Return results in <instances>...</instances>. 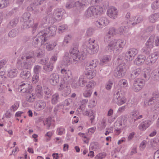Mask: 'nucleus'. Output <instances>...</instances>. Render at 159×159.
Masks as SVG:
<instances>
[{
  "label": "nucleus",
  "instance_id": "obj_1",
  "mask_svg": "<svg viewBox=\"0 0 159 159\" xmlns=\"http://www.w3.org/2000/svg\"><path fill=\"white\" fill-rule=\"evenodd\" d=\"M45 52L39 48L35 52L30 51L25 53H23L18 59V61H23V63H21V66L24 69H26L31 68V65L35 61V57L38 58H41L44 56Z\"/></svg>",
  "mask_w": 159,
  "mask_h": 159
},
{
  "label": "nucleus",
  "instance_id": "obj_2",
  "mask_svg": "<svg viewBox=\"0 0 159 159\" xmlns=\"http://www.w3.org/2000/svg\"><path fill=\"white\" fill-rule=\"evenodd\" d=\"M85 57V54L79 52L77 48L75 47L70 49L69 53H65L63 61L66 65L70 64L71 62L76 64L77 62L84 59Z\"/></svg>",
  "mask_w": 159,
  "mask_h": 159
},
{
  "label": "nucleus",
  "instance_id": "obj_3",
  "mask_svg": "<svg viewBox=\"0 0 159 159\" xmlns=\"http://www.w3.org/2000/svg\"><path fill=\"white\" fill-rule=\"evenodd\" d=\"M126 43L125 41L121 39L116 40L115 39L109 43L107 46L105 48V51L107 52L115 50L114 52L117 54H119L121 51Z\"/></svg>",
  "mask_w": 159,
  "mask_h": 159
},
{
  "label": "nucleus",
  "instance_id": "obj_4",
  "mask_svg": "<svg viewBox=\"0 0 159 159\" xmlns=\"http://www.w3.org/2000/svg\"><path fill=\"white\" fill-rule=\"evenodd\" d=\"M62 11V10H56L53 13L52 16V15H48L45 17L44 19L47 22L54 23V21L59 20L61 18L63 15Z\"/></svg>",
  "mask_w": 159,
  "mask_h": 159
},
{
  "label": "nucleus",
  "instance_id": "obj_5",
  "mask_svg": "<svg viewBox=\"0 0 159 159\" xmlns=\"http://www.w3.org/2000/svg\"><path fill=\"white\" fill-rule=\"evenodd\" d=\"M140 75L141 77H143L146 80L149 79L150 75L149 70H145L141 72V70H132L130 77L132 79H134L139 75Z\"/></svg>",
  "mask_w": 159,
  "mask_h": 159
},
{
  "label": "nucleus",
  "instance_id": "obj_6",
  "mask_svg": "<svg viewBox=\"0 0 159 159\" xmlns=\"http://www.w3.org/2000/svg\"><path fill=\"white\" fill-rule=\"evenodd\" d=\"M47 38L43 34V33L41 31L38 33L36 36L34 38L33 44L36 45L34 46H36L39 44L41 45L44 44L45 42H47Z\"/></svg>",
  "mask_w": 159,
  "mask_h": 159
},
{
  "label": "nucleus",
  "instance_id": "obj_7",
  "mask_svg": "<svg viewBox=\"0 0 159 159\" xmlns=\"http://www.w3.org/2000/svg\"><path fill=\"white\" fill-rule=\"evenodd\" d=\"M155 35H152L149 38L146 43V48H143L142 50V52L146 55L149 54L151 51V48H152L154 40L155 39Z\"/></svg>",
  "mask_w": 159,
  "mask_h": 159
},
{
  "label": "nucleus",
  "instance_id": "obj_8",
  "mask_svg": "<svg viewBox=\"0 0 159 159\" xmlns=\"http://www.w3.org/2000/svg\"><path fill=\"white\" fill-rule=\"evenodd\" d=\"M145 82L141 79L136 78L134 80L132 88L135 92H138L141 90L145 85Z\"/></svg>",
  "mask_w": 159,
  "mask_h": 159
},
{
  "label": "nucleus",
  "instance_id": "obj_9",
  "mask_svg": "<svg viewBox=\"0 0 159 159\" xmlns=\"http://www.w3.org/2000/svg\"><path fill=\"white\" fill-rule=\"evenodd\" d=\"M87 82L85 77L83 75H81L77 81L75 80H74L71 84V86L74 89L78 88L80 86L84 87Z\"/></svg>",
  "mask_w": 159,
  "mask_h": 159
},
{
  "label": "nucleus",
  "instance_id": "obj_10",
  "mask_svg": "<svg viewBox=\"0 0 159 159\" xmlns=\"http://www.w3.org/2000/svg\"><path fill=\"white\" fill-rule=\"evenodd\" d=\"M56 27L55 26H52L42 30L41 31L43 33V34L48 39L49 37L52 36L56 34Z\"/></svg>",
  "mask_w": 159,
  "mask_h": 159
},
{
  "label": "nucleus",
  "instance_id": "obj_11",
  "mask_svg": "<svg viewBox=\"0 0 159 159\" xmlns=\"http://www.w3.org/2000/svg\"><path fill=\"white\" fill-rule=\"evenodd\" d=\"M32 89L31 86L26 81H23L20 83L18 88V91L22 93H30Z\"/></svg>",
  "mask_w": 159,
  "mask_h": 159
},
{
  "label": "nucleus",
  "instance_id": "obj_12",
  "mask_svg": "<svg viewBox=\"0 0 159 159\" xmlns=\"http://www.w3.org/2000/svg\"><path fill=\"white\" fill-rule=\"evenodd\" d=\"M113 101L115 103L120 106L125 103L126 99L125 97L122 96L119 91H117L114 94Z\"/></svg>",
  "mask_w": 159,
  "mask_h": 159
},
{
  "label": "nucleus",
  "instance_id": "obj_13",
  "mask_svg": "<svg viewBox=\"0 0 159 159\" xmlns=\"http://www.w3.org/2000/svg\"><path fill=\"white\" fill-rule=\"evenodd\" d=\"M34 24V22L33 19L32 18L30 19L28 21L23 22V24L21 26V28L23 29H26L30 27H32V32L34 34L36 31L38 26V24L35 23L32 27Z\"/></svg>",
  "mask_w": 159,
  "mask_h": 159
},
{
  "label": "nucleus",
  "instance_id": "obj_14",
  "mask_svg": "<svg viewBox=\"0 0 159 159\" xmlns=\"http://www.w3.org/2000/svg\"><path fill=\"white\" fill-rule=\"evenodd\" d=\"M100 12L97 7L96 8L92 6L89 7L85 13V16L87 18L92 17L93 16L100 15Z\"/></svg>",
  "mask_w": 159,
  "mask_h": 159
},
{
  "label": "nucleus",
  "instance_id": "obj_15",
  "mask_svg": "<svg viewBox=\"0 0 159 159\" xmlns=\"http://www.w3.org/2000/svg\"><path fill=\"white\" fill-rule=\"evenodd\" d=\"M89 43L88 44V48L87 49V52L90 54H94L98 52V46L97 43H95V40L90 41Z\"/></svg>",
  "mask_w": 159,
  "mask_h": 159
},
{
  "label": "nucleus",
  "instance_id": "obj_16",
  "mask_svg": "<svg viewBox=\"0 0 159 159\" xmlns=\"http://www.w3.org/2000/svg\"><path fill=\"white\" fill-rule=\"evenodd\" d=\"M138 53V51L135 48L130 49L125 55V58L127 61H132Z\"/></svg>",
  "mask_w": 159,
  "mask_h": 159
},
{
  "label": "nucleus",
  "instance_id": "obj_17",
  "mask_svg": "<svg viewBox=\"0 0 159 159\" xmlns=\"http://www.w3.org/2000/svg\"><path fill=\"white\" fill-rule=\"evenodd\" d=\"M108 23L109 21L107 18L102 17L100 18L95 22V24L98 27L102 28L106 26Z\"/></svg>",
  "mask_w": 159,
  "mask_h": 159
},
{
  "label": "nucleus",
  "instance_id": "obj_18",
  "mask_svg": "<svg viewBox=\"0 0 159 159\" xmlns=\"http://www.w3.org/2000/svg\"><path fill=\"white\" fill-rule=\"evenodd\" d=\"M59 89L60 90H63L62 95L64 97H66L71 92V89L70 86H66L62 83L60 85Z\"/></svg>",
  "mask_w": 159,
  "mask_h": 159
},
{
  "label": "nucleus",
  "instance_id": "obj_19",
  "mask_svg": "<svg viewBox=\"0 0 159 159\" xmlns=\"http://www.w3.org/2000/svg\"><path fill=\"white\" fill-rule=\"evenodd\" d=\"M107 14L111 18L115 19L117 17V10L116 8L112 7L108 9Z\"/></svg>",
  "mask_w": 159,
  "mask_h": 159
},
{
  "label": "nucleus",
  "instance_id": "obj_20",
  "mask_svg": "<svg viewBox=\"0 0 159 159\" xmlns=\"http://www.w3.org/2000/svg\"><path fill=\"white\" fill-rule=\"evenodd\" d=\"M59 80V75L57 74H52L50 76L49 82L52 85H55L57 84Z\"/></svg>",
  "mask_w": 159,
  "mask_h": 159
},
{
  "label": "nucleus",
  "instance_id": "obj_21",
  "mask_svg": "<svg viewBox=\"0 0 159 159\" xmlns=\"http://www.w3.org/2000/svg\"><path fill=\"white\" fill-rule=\"evenodd\" d=\"M151 121L147 120L142 122L138 126L139 129L141 131L145 130L151 125Z\"/></svg>",
  "mask_w": 159,
  "mask_h": 159
},
{
  "label": "nucleus",
  "instance_id": "obj_22",
  "mask_svg": "<svg viewBox=\"0 0 159 159\" xmlns=\"http://www.w3.org/2000/svg\"><path fill=\"white\" fill-rule=\"evenodd\" d=\"M61 73L62 74L64 80H68L72 77L71 72L70 70H61Z\"/></svg>",
  "mask_w": 159,
  "mask_h": 159
},
{
  "label": "nucleus",
  "instance_id": "obj_23",
  "mask_svg": "<svg viewBox=\"0 0 159 159\" xmlns=\"http://www.w3.org/2000/svg\"><path fill=\"white\" fill-rule=\"evenodd\" d=\"M139 112L137 111H133L131 113L130 117L132 118L131 122H135L138 119H141L143 118V116L142 115L138 116Z\"/></svg>",
  "mask_w": 159,
  "mask_h": 159
},
{
  "label": "nucleus",
  "instance_id": "obj_24",
  "mask_svg": "<svg viewBox=\"0 0 159 159\" xmlns=\"http://www.w3.org/2000/svg\"><path fill=\"white\" fill-rule=\"evenodd\" d=\"M109 4L108 2L105 1L103 2L99 6L97 7V8H98V10L100 14L107 8V7L109 6Z\"/></svg>",
  "mask_w": 159,
  "mask_h": 159
},
{
  "label": "nucleus",
  "instance_id": "obj_25",
  "mask_svg": "<svg viewBox=\"0 0 159 159\" xmlns=\"http://www.w3.org/2000/svg\"><path fill=\"white\" fill-rule=\"evenodd\" d=\"M35 96L38 98H42L43 93L42 91V88L41 86L37 85L35 89Z\"/></svg>",
  "mask_w": 159,
  "mask_h": 159
},
{
  "label": "nucleus",
  "instance_id": "obj_26",
  "mask_svg": "<svg viewBox=\"0 0 159 159\" xmlns=\"http://www.w3.org/2000/svg\"><path fill=\"white\" fill-rule=\"evenodd\" d=\"M85 5V4H83L79 1H77L74 2V9L77 10L80 12V11L83 9Z\"/></svg>",
  "mask_w": 159,
  "mask_h": 159
},
{
  "label": "nucleus",
  "instance_id": "obj_27",
  "mask_svg": "<svg viewBox=\"0 0 159 159\" xmlns=\"http://www.w3.org/2000/svg\"><path fill=\"white\" fill-rule=\"evenodd\" d=\"M60 100L59 94L56 93L52 95L51 102L52 104H56L59 102Z\"/></svg>",
  "mask_w": 159,
  "mask_h": 159
},
{
  "label": "nucleus",
  "instance_id": "obj_28",
  "mask_svg": "<svg viewBox=\"0 0 159 159\" xmlns=\"http://www.w3.org/2000/svg\"><path fill=\"white\" fill-rule=\"evenodd\" d=\"M46 106V102L43 100L38 101L36 103L35 107L39 110L43 109Z\"/></svg>",
  "mask_w": 159,
  "mask_h": 159
},
{
  "label": "nucleus",
  "instance_id": "obj_29",
  "mask_svg": "<svg viewBox=\"0 0 159 159\" xmlns=\"http://www.w3.org/2000/svg\"><path fill=\"white\" fill-rule=\"evenodd\" d=\"M44 44H47L46 45V49L49 51L52 50L57 45V43L55 41L49 42L48 39L47 42H45Z\"/></svg>",
  "mask_w": 159,
  "mask_h": 159
},
{
  "label": "nucleus",
  "instance_id": "obj_30",
  "mask_svg": "<svg viewBox=\"0 0 159 159\" xmlns=\"http://www.w3.org/2000/svg\"><path fill=\"white\" fill-rule=\"evenodd\" d=\"M146 57L143 55H139L137 58L136 59L134 63L135 64L139 65L143 63L145 61Z\"/></svg>",
  "mask_w": 159,
  "mask_h": 159
},
{
  "label": "nucleus",
  "instance_id": "obj_31",
  "mask_svg": "<svg viewBox=\"0 0 159 159\" xmlns=\"http://www.w3.org/2000/svg\"><path fill=\"white\" fill-rule=\"evenodd\" d=\"M159 19V13H155L151 15L149 17V20L150 22L154 23Z\"/></svg>",
  "mask_w": 159,
  "mask_h": 159
},
{
  "label": "nucleus",
  "instance_id": "obj_32",
  "mask_svg": "<svg viewBox=\"0 0 159 159\" xmlns=\"http://www.w3.org/2000/svg\"><path fill=\"white\" fill-rule=\"evenodd\" d=\"M111 56L109 55L104 56L102 58L100 62V64L101 65H103L104 64H106L111 59Z\"/></svg>",
  "mask_w": 159,
  "mask_h": 159
},
{
  "label": "nucleus",
  "instance_id": "obj_33",
  "mask_svg": "<svg viewBox=\"0 0 159 159\" xmlns=\"http://www.w3.org/2000/svg\"><path fill=\"white\" fill-rule=\"evenodd\" d=\"M116 29L114 27L110 28L109 31L105 37L106 39H110L111 37L113 36L116 34Z\"/></svg>",
  "mask_w": 159,
  "mask_h": 159
},
{
  "label": "nucleus",
  "instance_id": "obj_34",
  "mask_svg": "<svg viewBox=\"0 0 159 159\" xmlns=\"http://www.w3.org/2000/svg\"><path fill=\"white\" fill-rule=\"evenodd\" d=\"M123 125L121 124L119 122H116L114 124V129L116 131V134L118 135L120 133V130L121 129V126Z\"/></svg>",
  "mask_w": 159,
  "mask_h": 159
},
{
  "label": "nucleus",
  "instance_id": "obj_35",
  "mask_svg": "<svg viewBox=\"0 0 159 159\" xmlns=\"http://www.w3.org/2000/svg\"><path fill=\"white\" fill-rule=\"evenodd\" d=\"M96 73V70H88L85 72V75L88 79H91L95 76Z\"/></svg>",
  "mask_w": 159,
  "mask_h": 159
},
{
  "label": "nucleus",
  "instance_id": "obj_36",
  "mask_svg": "<svg viewBox=\"0 0 159 159\" xmlns=\"http://www.w3.org/2000/svg\"><path fill=\"white\" fill-rule=\"evenodd\" d=\"M125 70H115L114 76L117 78H120L123 76L125 73Z\"/></svg>",
  "mask_w": 159,
  "mask_h": 159
},
{
  "label": "nucleus",
  "instance_id": "obj_37",
  "mask_svg": "<svg viewBox=\"0 0 159 159\" xmlns=\"http://www.w3.org/2000/svg\"><path fill=\"white\" fill-rule=\"evenodd\" d=\"M30 71L27 70H24L20 73V76L23 79H28L31 76Z\"/></svg>",
  "mask_w": 159,
  "mask_h": 159
},
{
  "label": "nucleus",
  "instance_id": "obj_38",
  "mask_svg": "<svg viewBox=\"0 0 159 159\" xmlns=\"http://www.w3.org/2000/svg\"><path fill=\"white\" fill-rule=\"evenodd\" d=\"M98 62L96 60H93L92 61L88 64V66H86V70H88L89 69H94L97 66Z\"/></svg>",
  "mask_w": 159,
  "mask_h": 159
},
{
  "label": "nucleus",
  "instance_id": "obj_39",
  "mask_svg": "<svg viewBox=\"0 0 159 159\" xmlns=\"http://www.w3.org/2000/svg\"><path fill=\"white\" fill-rule=\"evenodd\" d=\"M36 99V96L34 93H30L27 95L26 98V101L29 102H34Z\"/></svg>",
  "mask_w": 159,
  "mask_h": 159
},
{
  "label": "nucleus",
  "instance_id": "obj_40",
  "mask_svg": "<svg viewBox=\"0 0 159 159\" xmlns=\"http://www.w3.org/2000/svg\"><path fill=\"white\" fill-rule=\"evenodd\" d=\"M19 19L17 18H15L12 19L8 25V26L10 28H13L17 24Z\"/></svg>",
  "mask_w": 159,
  "mask_h": 159
},
{
  "label": "nucleus",
  "instance_id": "obj_41",
  "mask_svg": "<svg viewBox=\"0 0 159 159\" xmlns=\"http://www.w3.org/2000/svg\"><path fill=\"white\" fill-rule=\"evenodd\" d=\"M31 19L32 18H30V14L29 12H27L23 14L21 20L24 22Z\"/></svg>",
  "mask_w": 159,
  "mask_h": 159
},
{
  "label": "nucleus",
  "instance_id": "obj_42",
  "mask_svg": "<svg viewBox=\"0 0 159 159\" xmlns=\"http://www.w3.org/2000/svg\"><path fill=\"white\" fill-rule=\"evenodd\" d=\"M127 119V117L126 116H122L118 118L119 122L122 125L125 126L126 124Z\"/></svg>",
  "mask_w": 159,
  "mask_h": 159
},
{
  "label": "nucleus",
  "instance_id": "obj_43",
  "mask_svg": "<svg viewBox=\"0 0 159 159\" xmlns=\"http://www.w3.org/2000/svg\"><path fill=\"white\" fill-rule=\"evenodd\" d=\"M152 75L155 80L159 81V70H153Z\"/></svg>",
  "mask_w": 159,
  "mask_h": 159
},
{
  "label": "nucleus",
  "instance_id": "obj_44",
  "mask_svg": "<svg viewBox=\"0 0 159 159\" xmlns=\"http://www.w3.org/2000/svg\"><path fill=\"white\" fill-rule=\"evenodd\" d=\"M35 70V74L33 75L32 80V82L34 84H35L39 80V75H38L39 70Z\"/></svg>",
  "mask_w": 159,
  "mask_h": 159
},
{
  "label": "nucleus",
  "instance_id": "obj_45",
  "mask_svg": "<svg viewBox=\"0 0 159 159\" xmlns=\"http://www.w3.org/2000/svg\"><path fill=\"white\" fill-rule=\"evenodd\" d=\"M18 73L16 70H9L7 75L10 77L13 78L16 76Z\"/></svg>",
  "mask_w": 159,
  "mask_h": 159
},
{
  "label": "nucleus",
  "instance_id": "obj_46",
  "mask_svg": "<svg viewBox=\"0 0 159 159\" xmlns=\"http://www.w3.org/2000/svg\"><path fill=\"white\" fill-rule=\"evenodd\" d=\"M18 34L17 30L16 29H13L8 33V35L10 38H14L16 37Z\"/></svg>",
  "mask_w": 159,
  "mask_h": 159
},
{
  "label": "nucleus",
  "instance_id": "obj_47",
  "mask_svg": "<svg viewBox=\"0 0 159 159\" xmlns=\"http://www.w3.org/2000/svg\"><path fill=\"white\" fill-rule=\"evenodd\" d=\"M96 84V83L93 81H89L86 85L87 89L91 90L92 89L94 88Z\"/></svg>",
  "mask_w": 159,
  "mask_h": 159
},
{
  "label": "nucleus",
  "instance_id": "obj_48",
  "mask_svg": "<svg viewBox=\"0 0 159 159\" xmlns=\"http://www.w3.org/2000/svg\"><path fill=\"white\" fill-rule=\"evenodd\" d=\"M133 19L134 22V25L142 22L143 20V18L142 16H139V17H134Z\"/></svg>",
  "mask_w": 159,
  "mask_h": 159
},
{
  "label": "nucleus",
  "instance_id": "obj_49",
  "mask_svg": "<svg viewBox=\"0 0 159 159\" xmlns=\"http://www.w3.org/2000/svg\"><path fill=\"white\" fill-rule=\"evenodd\" d=\"M90 146L91 149L94 151L99 149L100 148L99 144L97 142L92 143Z\"/></svg>",
  "mask_w": 159,
  "mask_h": 159
},
{
  "label": "nucleus",
  "instance_id": "obj_50",
  "mask_svg": "<svg viewBox=\"0 0 159 159\" xmlns=\"http://www.w3.org/2000/svg\"><path fill=\"white\" fill-rule=\"evenodd\" d=\"M134 18H132L131 19H128L125 21L127 25L128 26L132 27L134 25V22L133 19Z\"/></svg>",
  "mask_w": 159,
  "mask_h": 159
},
{
  "label": "nucleus",
  "instance_id": "obj_51",
  "mask_svg": "<svg viewBox=\"0 0 159 159\" xmlns=\"http://www.w3.org/2000/svg\"><path fill=\"white\" fill-rule=\"evenodd\" d=\"M113 81L114 80L113 79H110L109 80L106 87V88L107 90H109L111 89L113 84Z\"/></svg>",
  "mask_w": 159,
  "mask_h": 159
},
{
  "label": "nucleus",
  "instance_id": "obj_52",
  "mask_svg": "<svg viewBox=\"0 0 159 159\" xmlns=\"http://www.w3.org/2000/svg\"><path fill=\"white\" fill-rule=\"evenodd\" d=\"M92 91L91 90L87 89L83 93V95L84 97H90L92 94Z\"/></svg>",
  "mask_w": 159,
  "mask_h": 159
},
{
  "label": "nucleus",
  "instance_id": "obj_53",
  "mask_svg": "<svg viewBox=\"0 0 159 159\" xmlns=\"http://www.w3.org/2000/svg\"><path fill=\"white\" fill-rule=\"evenodd\" d=\"M127 32L125 27L124 26H122L118 29L117 33L118 34H122L126 33Z\"/></svg>",
  "mask_w": 159,
  "mask_h": 159
},
{
  "label": "nucleus",
  "instance_id": "obj_54",
  "mask_svg": "<svg viewBox=\"0 0 159 159\" xmlns=\"http://www.w3.org/2000/svg\"><path fill=\"white\" fill-rule=\"evenodd\" d=\"M152 7L153 9H156L159 8V0H156L152 4Z\"/></svg>",
  "mask_w": 159,
  "mask_h": 159
},
{
  "label": "nucleus",
  "instance_id": "obj_55",
  "mask_svg": "<svg viewBox=\"0 0 159 159\" xmlns=\"http://www.w3.org/2000/svg\"><path fill=\"white\" fill-rule=\"evenodd\" d=\"M68 28L67 26L66 25H62L59 26L58 28V30L61 32H64Z\"/></svg>",
  "mask_w": 159,
  "mask_h": 159
},
{
  "label": "nucleus",
  "instance_id": "obj_56",
  "mask_svg": "<svg viewBox=\"0 0 159 159\" xmlns=\"http://www.w3.org/2000/svg\"><path fill=\"white\" fill-rule=\"evenodd\" d=\"M106 155V153L105 152L99 153L95 157L96 159H102L105 157Z\"/></svg>",
  "mask_w": 159,
  "mask_h": 159
},
{
  "label": "nucleus",
  "instance_id": "obj_57",
  "mask_svg": "<svg viewBox=\"0 0 159 159\" xmlns=\"http://www.w3.org/2000/svg\"><path fill=\"white\" fill-rule=\"evenodd\" d=\"M126 65L125 63H122L120 64L117 66V69L119 70H126L127 69V67H126Z\"/></svg>",
  "mask_w": 159,
  "mask_h": 159
},
{
  "label": "nucleus",
  "instance_id": "obj_58",
  "mask_svg": "<svg viewBox=\"0 0 159 159\" xmlns=\"http://www.w3.org/2000/svg\"><path fill=\"white\" fill-rule=\"evenodd\" d=\"M66 7L68 9H70L72 7L74 8V2H67L66 4Z\"/></svg>",
  "mask_w": 159,
  "mask_h": 159
},
{
  "label": "nucleus",
  "instance_id": "obj_59",
  "mask_svg": "<svg viewBox=\"0 0 159 159\" xmlns=\"http://www.w3.org/2000/svg\"><path fill=\"white\" fill-rule=\"evenodd\" d=\"M33 4L35 6L43 4L45 0H33Z\"/></svg>",
  "mask_w": 159,
  "mask_h": 159
},
{
  "label": "nucleus",
  "instance_id": "obj_60",
  "mask_svg": "<svg viewBox=\"0 0 159 159\" xmlns=\"http://www.w3.org/2000/svg\"><path fill=\"white\" fill-rule=\"evenodd\" d=\"M57 131L58 133V135H61L65 133V129L61 127L57 129Z\"/></svg>",
  "mask_w": 159,
  "mask_h": 159
},
{
  "label": "nucleus",
  "instance_id": "obj_61",
  "mask_svg": "<svg viewBox=\"0 0 159 159\" xmlns=\"http://www.w3.org/2000/svg\"><path fill=\"white\" fill-rule=\"evenodd\" d=\"M72 103V100L71 98H68L64 101L63 106H68Z\"/></svg>",
  "mask_w": 159,
  "mask_h": 159
},
{
  "label": "nucleus",
  "instance_id": "obj_62",
  "mask_svg": "<svg viewBox=\"0 0 159 159\" xmlns=\"http://www.w3.org/2000/svg\"><path fill=\"white\" fill-rule=\"evenodd\" d=\"M7 61L3 59L0 61V69H4V66L7 63Z\"/></svg>",
  "mask_w": 159,
  "mask_h": 159
},
{
  "label": "nucleus",
  "instance_id": "obj_63",
  "mask_svg": "<svg viewBox=\"0 0 159 159\" xmlns=\"http://www.w3.org/2000/svg\"><path fill=\"white\" fill-rule=\"evenodd\" d=\"M94 31V30L93 28H89L87 30L86 34L88 36H91L93 34Z\"/></svg>",
  "mask_w": 159,
  "mask_h": 159
},
{
  "label": "nucleus",
  "instance_id": "obj_64",
  "mask_svg": "<svg viewBox=\"0 0 159 159\" xmlns=\"http://www.w3.org/2000/svg\"><path fill=\"white\" fill-rule=\"evenodd\" d=\"M44 92L45 94L46 95L50 96L51 95V91L48 87H46L44 89Z\"/></svg>",
  "mask_w": 159,
  "mask_h": 159
}]
</instances>
